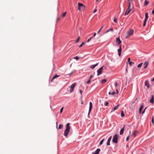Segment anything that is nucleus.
Here are the masks:
<instances>
[{"label": "nucleus", "mask_w": 154, "mask_h": 154, "mask_svg": "<svg viewBox=\"0 0 154 154\" xmlns=\"http://www.w3.org/2000/svg\"><path fill=\"white\" fill-rule=\"evenodd\" d=\"M124 128H125V125L120 130V133H119L120 135H122L123 134V133L124 132Z\"/></svg>", "instance_id": "obj_17"}, {"label": "nucleus", "mask_w": 154, "mask_h": 154, "mask_svg": "<svg viewBox=\"0 0 154 154\" xmlns=\"http://www.w3.org/2000/svg\"><path fill=\"white\" fill-rule=\"evenodd\" d=\"M148 13L147 12L145 14V17L144 20H147L148 18Z\"/></svg>", "instance_id": "obj_19"}, {"label": "nucleus", "mask_w": 154, "mask_h": 154, "mask_svg": "<svg viewBox=\"0 0 154 154\" xmlns=\"http://www.w3.org/2000/svg\"><path fill=\"white\" fill-rule=\"evenodd\" d=\"M122 117H123L124 116H121Z\"/></svg>", "instance_id": "obj_63"}, {"label": "nucleus", "mask_w": 154, "mask_h": 154, "mask_svg": "<svg viewBox=\"0 0 154 154\" xmlns=\"http://www.w3.org/2000/svg\"><path fill=\"white\" fill-rule=\"evenodd\" d=\"M106 81V79H103V80H102L101 83H104Z\"/></svg>", "instance_id": "obj_30"}, {"label": "nucleus", "mask_w": 154, "mask_h": 154, "mask_svg": "<svg viewBox=\"0 0 154 154\" xmlns=\"http://www.w3.org/2000/svg\"><path fill=\"white\" fill-rule=\"evenodd\" d=\"M79 93L82 96V91L80 89L79 90Z\"/></svg>", "instance_id": "obj_44"}, {"label": "nucleus", "mask_w": 154, "mask_h": 154, "mask_svg": "<svg viewBox=\"0 0 154 154\" xmlns=\"http://www.w3.org/2000/svg\"><path fill=\"white\" fill-rule=\"evenodd\" d=\"M143 104H142L140 106V107L139 108V112L140 113H141L142 112L141 111H142V109L143 108ZM147 108V107H146L145 108V109H144L143 111L142 112V114H143L145 112V110Z\"/></svg>", "instance_id": "obj_6"}, {"label": "nucleus", "mask_w": 154, "mask_h": 154, "mask_svg": "<svg viewBox=\"0 0 154 154\" xmlns=\"http://www.w3.org/2000/svg\"><path fill=\"white\" fill-rule=\"evenodd\" d=\"M122 46L121 45H120L119 46V48L118 50V55L120 57L121 55V53L122 52Z\"/></svg>", "instance_id": "obj_10"}, {"label": "nucleus", "mask_w": 154, "mask_h": 154, "mask_svg": "<svg viewBox=\"0 0 154 154\" xmlns=\"http://www.w3.org/2000/svg\"><path fill=\"white\" fill-rule=\"evenodd\" d=\"M152 122L153 123V124L154 125V116H153L152 118Z\"/></svg>", "instance_id": "obj_43"}, {"label": "nucleus", "mask_w": 154, "mask_h": 154, "mask_svg": "<svg viewBox=\"0 0 154 154\" xmlns=\"http://www.w3.org/2000/svg\"><path fill=\"white\" fill-rule=\"evenodd\" d=\"M112 31V32L113 31V29L112 28H110L109 29L107 30L105 32V33H107L109 31Z\"/></svg>", "instance_id": "obj_24"}, {"label": "nucleus", "mask_w": 154, "mask_h": 154, "mask_svg": "<svg viewBox=\"0 0 154 154\" xmlns=\"http://www.w3.org/2000/svg\"><path fill=\"white\" fill-rule=\"evenodd\" d=\"M119 105H120V104H118L116 106H115L113 108V111H114L116 110H117L118 109Z\"/></svg>", "instance_id": "obj_22"}, {"label": "nucleus", "mask_w": 154, "mask_h": 154, "mask_svg": "<svg viewBox=\"0 0 154 154\" xmlns=\"http://www.w3.org/2000/svg\"><path fill=\"white\" fill-rule=\"evenodd\" d=\"M147 21V20H144V22H143V26H144L146 25V22Z\"/></svg>", "instance_id": "obj_28"}, {"label": "nucleus", "mask_w": 154, "mask_h": 154, "mask_svg": "<svg viewBox=\"0 0 154 154\" xmlns=\"http://www.w3.org/2000/svg\"><path fill=\"white\" fill-rule=\"evenodd\" d=\"M63 125L61 124H60L59 125V126L58 128V129H59L62 128H63Z\"/></svg>", "instance_id": "obj_26"}, {"label": "nucleus", "mask_w": 154, "mask_h": 154, "mask_svg": "<svg viewBox=\"0 0 154 154\" xmlns=\"http://www.w3.org/2000/svg\"><path fill=\"white\" fill-rule=\"evenodd\" d=\"M100 149L99 148L97 149L94 152L92 153V154H98L99 153Z\"/></svg>", "instance_id": "obj_12"}, {"label": "nucleus", "mask_w": 154, "mask_h": 154, "mask_svg": "<svg viewBox=\"0 0 154 154\" xmlns=\"http://www.w3.org/2000/svg\"><path fill=\"white\" fill-rule=\"evenodd\" d=\"M78 6L79 7L78 10L79 11L82 10V9H84L85 8V6L83 4L79 2L78 3Z\"/></svg>", "instance_id": "obj_3"}, {"label": "nucleus", "mask_w": 154, "mask_h": 154, "mask_svg": "<svg viewBox=\"0 0 154 154\" xmlns=\"http://www.w3.org/2000/svg\"><path fill=\"white\" fill-rule=\"evenodd\" d=\"M70 130V127H69V123H67L66 125V128L64 131V135L65 137H67L68 135V133L69 131Z\"/></svg>", "instance_id": "obj_1"}, {"label": "nucleus", "mask_w": 154, "mask_h": 154, "mask_svg": "<svg viewBox=\"0 0 154 154\" xmlns=\"http://www.w3.org/2000/svg\"><path fill=\"white\" fill-rule=\"evenodd\" d=\"M80 39V37H79L76 40V41L75 42V43H77L78 42V41H79Z\"/></svg>", "instance_id": "obj_38"}, {"label": "nucleus", "mask_w": 154, "mask_h": 154, "mask_svg": "<svg viewBox=\"0 0 154 154\" xmlns=\"http://www.w3.org/2000/svg\"><path fill=\"white\" fill-rule=\"evenodd\" d=\"M93 38V37H90L89 39H88V40H87V42H89L91 40V39L92 38Z\"/></svg>", "instance_id": "obj_33"}, {"label": "nucleus", "mask_w": 154, "mask_h": 154, "mask_svg": "<svg viewBox=\"0 0 154 154\" xmlns=\"http://www.w3.org/2000/svg\"><path fill=\"white\" fill-rule=\"evenodd\" d=\"M131 11V10H127L126 12H125V15H128L130 12Z\"/></svg>", "instance_id": "obj_23"}, {"label": "nucleus", "mask_w": 154, "mask_h": 154, "mask_svg": "<svg viewBox=\"0 0 154 154\" xmlns=\"http://www.w3.org/2000/svg\"><path fill=\"white\" fill-rule=\"evenodd\" d=\"M85 44V42H82L81 44H80V45H79V47H81L82 46V45Z\"/></svg>", "instance_id": "obj_34"}, {"label": "nucleus", "mask_w": 154, "mask_h": 154, "mask_svg": "<svg viewBox=\"0 0 154 154\" xmlns=\"http://www.w3.org/2000/svg\"><path fill=\"white\" fill-rule=\"evenodd\" d=\"M152 81H154V77L152 79Z\"/></svg>", "instance_id": "obj_58"}, {"label": "nucleus", "mask_w": 154, "mask_h": 154, "mask_svg": "<svg viewBox=\"0 0 154 154\" xmlns=\"http://www.w3.org/2000/svg\"><path fill=\"white\" fill-rule=\"evenodd\" d=\"M129 136H128L127 137V138L126 139V141H128V140H129Z\"/></svg>", "instance_id": "obj_47"}, {"label": "nucleus", "mask_w": 154, "mask_h": 154, "mask_svg": "<svg viewBox=\"0 0 154 154\" xmlns=\"http://www.w3.org/2000/svg\"><path fill=\"white\" fill-rule=\"evenodd\" d=\"M134 63L132 62H129V64L130 66H131L132 65V64Z\"/></svg>", "instance_id": "obj_41"}, {"label": "nucleus", "mask_w": 154, "mask_h": 154, "mask_svg": "<svg viewBox=\"0 0 154 154\" xmlns=\"http://www.w3.org/2000/svg\"><path fill=\"white\" fill-rule=\"evenodd\" d=\"M116 94V92L114 91H113L111 93L112 95H114Z\"/></svg>", "instance_id": "obj_46"}, {"label": "nucleus", "mask_w": 154, "mask_h": 154, "mask_svg": "<svg viewBox=\"0 0 154 154\" xmlns=\"http://www.w3.org/2000/svg\"><path fill=\"white\" fill-rule=\"evenodd\" d=\"M116 94H118L119 93V91L117 89H116Z\"/></svg>", "instance_id": "obj_50"}, {"label": "nucleus", "mask_w": 154, "mask_h": 154, "mask_svg": "<svg viewBox=\"0 0 154 154\" xmlns=\"http://www.w3.org/2000/svg\"><path fill=\"white\" fill-rule=\"evenodd\" d=\"M112 137V136H110L108 138L107 142V146H109L110 145V141L111 140Z\"/></svg>", "instance_id": "obj_11"}, {"label": "nucleus", "mask_w": 154, "mask_h": 154, "mask_svg": "<svg viewBox=\"0 0 154 154\" xmlns=\"http://www.w3.org/2000/svg\"><path fill=\"white\" fill-rule=\"evenodd\" d=\"M144 64L145 65L144 67V69H146L148 67V66L149 65V62L148 61H146V62Z\"/></svg>", "instance_id": "obj_16"}, {"label": "nucleus", "mask_w": 154, "mask_h": 154, "mask_svg": "<svg viewBox=\"0 0 154 154\" xmlns=\"http://www.w3.org/2000/svg\"><path fill=\"white\" fill-rule=\"evenodd\" d=\"M98 63H97L95 64L91 65L90 67V68H91L92 69H93L95 68V67L97 66L98 65Z\"/></svg>", "instance_id": "obj_14"}, {"label": "nucleus", "mask_w": 154, "mask_h": 154, "mask_svg": "<svg viewBox=\"0 0 154 154\" xmlns=\"http://www.w3.org/2000/svg\"><path fill=\"white\" fill-rule=\"evenodd\" d=\"M150 102L151 103H153L154 102V96L152 95L151 98L150 100Z\"/></svg>", "instance_id": "obj_15"}, {"label": "nucleus", "mask_w": 154, "mask_h": 154, "mask_svg": "<svg viewBox=\"0 0 154 154\" xmlns=\"http://www.w3.org/2000/svg\"><path fill=\"white\" fill-rule=\"evenodd\" d=\"M113 21L115 23H117V19L116 17H115L113 20Z\"/></svg>", "instance_id": "obj_36"}, {"label": "nucleus", "mask_w": 154, "mask_h": 154, "mask_svg": "<svg viewBox=\"0 0 154 154\" xmlns=\"http://www.w3.org/2000/svg\"><path fill=\"white\" fill-rule=\"evenodd\" d=\"M60 19V18L57 17V21H58V20H59Z\"/></svg>", "instance_id": "obj_55"}, {"label": "nucleus", "mask_w": 154, "mask_h": 154, "mask_svg": "<svg viewBox=\"0 0 154 154\" xmlns=\"http://www.w3.org/2000/svg\"><path fill=\"white\" fill-rule=\"evenodd\" d=\"M143 64V63H141L140 64H139L138 66H137V67L138 68H140L142 66V65Z\"/></svg>", "instance_id": "obj_27"}, {"label": "nucleus", "mask_w": 154, "mask_h": 154, "mask_svg": "<svg viewBox=\"0 0 154 154\" xmlns=\"http://www.w3.org/2000/svg\"><path fill=\"white\" fill-rule=\"evenodd\" d=\"M131 8V7L130 6H128V8L127 9V10H131V8Z\"/></svg>", "instance_id": "obj_51"}, {"label": "nucleus", "mask_w": 154, "mask_h": 154, "mask_svg": "<svg viewBox=\"0 0 154 154\" xmlns=\"http://www.w3.org/2000/svg\"><path fill=\"white\" fill-rule=\"evenodd\" d=\"M56 127H57V129H58V128H57V122H56Z\"/></svg>", "instance_id": "obj_57"}, {"label": "nucleus", "mask_w": 154, "mask_h": 154, "mask_svg": "<svg viewBox=\"0 0 154 154\" xmlns=\"http://www.w3.org/2000/svg\"><path fill=\"white\" fill-rule=\"evenodd\" d=\"M118 135L117 134H116L113 137L112 140L113 142L115 143H117L118 142Z\"/></svg>", "instance_id": "obj_4"}, {"label": "nucleus", "mask_w": 154, "mask_h": 154, "mask_svg": "<svg viewBox=\"0 0 154 154\" xmlns=\"http://www.w3.org/2000/svg\"><path fill=\"white\" fill-rule=\"evenodd\" d=\"M92 77V75H91L90 76V77L89 78V79H90V80H91V78Z\"/></svg>", "instance_id": "obj_56"}, {"label": "nucleus", "mask_w": 154, "mask_h": 154, "mask_svg": "<svg viewBox=\"0 0 154 154\" xmlns=\"http://www.w3.org/2000/svg\"><path fill=\"white\" fill-rule=\"evenodd\" d=\"M128 62L129 63V62H131V59L130 58H128Z\"/></svg>", "instance_id": "obj_45"}, {"label": "nucleus", "mask_w": 154, "mask_h": 154, "mask_svg": "<svg viewBox=\"0 0 154 154\" xmlns=\"http://www.w3.org/2000/svg\"><path fill=\"white\" fill-rule=\"evenodd\" d=\"M152 14H154V8H153V9L152 11Z\"/></svg>", "instance_id": "obj_54"}, {"label": "nucleus", "mask_w": 154, "mask_h": 154, "mask_svg": "<svg viewBox=\"0 0 154 154\" xmlns=\"http://www.w3.org/2000/svg\"><path fill=\"white\" fill-rule=\"evenodd\" d=\"M117 86V82H115V87H116Z\"/></svg>", "instance_id": "obj_49"}, {"label": "nucleus", "mask_w": 154, "mask_h": 154, "mask_svg": "<svg viewBox=\"0 0 154 154\" xmlns=\"http://www.w3.org/2000/svg\"><path fill=\"white\" fill-rule=\"evenodd\" d=\"M121 116H125L123 111H121Z\"/></svg>", "instance_id": "obj_32"}, {"label": "nucleus", "mask_w": 154, "mask_h": 154, "mask_svg": "<svg viewBox=\"0 0 154 154\" xmlns=\"http://www.w3.org/2000/svg\"><path fill=\"white\" fill-rule=\"evenodd\" d=\"M91 82V80L90 79H89L86 82L87 84H90Z\"/></svg>", "instance_id": "obj_37"}, {"label": "nucleus", "mask_w": 154, "mask_h": 154, "mask_svg": "<svg viewBox=\"0 0 154 154\" xmlns=\"http://www.w3.org/2000/svg\"><path fill=\"white\" fill-rule=\"evenodd\" d=\"M93 106V104L91 102H90L89 103V111H88V116H89V113L91 112Z\"/></svg>", "instance_id": "obj_8"}, {"label": "nucleus", "mask_w": 154, "mask_h": 154, "mask_svg": "<svg viewBox=\"0 0 154 154\" xmlns=\"http://www.w3.org/2000/svg\"><path fill=\"white\" fill-rule=\"evenodd\" d=\"M98 1V0H96V2H97Z\"/></svg>", "instance_id": "obj_61"}, {"label": "nucleus", "mask_w": 154, "mask_h": 154, "mask_svg": "<svg viewBox=\"0 0 154 154\" xmlns=\"http://www.w3.org/2000/svg\"><path fill=\"white\" fill-rule=\"evenodd\" d=\"M111 93H111V92H109V95H110L111 94Z\"/></svg>", "instance_id": "obj_59"}, {"label": "nucleus", "mask_w": 154, "mask_h": 154, "mask_svg": "<svg viewBox=\"0 0 154 154\" xmlns=\"http://www.w3.org/2000/svg\"><path fill=\"white\" fill-rule=\"evenodd\" d=\"M96 33L94 32V34L93 36H92V37H93V38L94 37V36H95V35H96Z\"/></svg>", "instance_id": "obj_52"}, {"label": "nucleus", "mask_w": 154, "mask_h": 154, "mask_svg": "<svg viewBox=\"0 0 154 154\" xmlns=\"http://www.w3.org/2000/svg\"><path fill=\"white\" fill-rule=\"evenodd\" d=\"M60 75H57V74H56V75H55L53 77V78L52 79V80H51V82H52V81H53V80L54 79H55V78H57V77H60Z\"/></svg>", "instance_id": "obj_21"}, {"label": "nucleus", "mask_w": 154, "mask_h": 154, "mask_svg": "<svg viewBox=\"0 0 154 154\" xmlns=\"http://www.w3.org/2000/svg\"><path fill=\"white\" fill-rule=\"evenodd\" d=\"M145 85L147 88L149 87V81L148 80H146L145 82Z\"/></svg>", "instance_id": "obj_13"}, {"label": "nucleus", "mask_w": 154, "mask_h": 154, "mask_svg": "<svg viewBox=\"0 0 154 154\" xmlns=\"http://www.w3.org/2000/svg\"><path fill=\"white\" fill-rule=\"evenodd\" d=\"M128 6H131V2H128Z\"/></svg>", "instance_id": "obj_48"}, {"label": "nucleus", "mask_w": 154, "mask_h": 154, "mask_svg": "<svg viewBox=\"0 0 154 154\" xmlns=\"http://www.w3.org/2000/svg\"><path fill=\"white\" fill-rule=\"evenodd\" d=\"M103 26H102L100 28V29H99V30L97 32V34H98L100 32V31H101V30L102 27H103Z\"/></svg>", "instance_id": "obj_39"}, {"label": "nucleus", "mask_w": 154, "mask_h": 154, "mask_svg": "<svg viewBox=\"0 0 154 154\" xmlns=\"http://www.w3.org/2000/svg\"><path fill=\"white\" fill-rule=\"evenodd\" d=\"M138 133V131H134L133 132V135L134 137H136L137 136V134Z\"/></svg>", "instance_id": "obj_18"}, {"label": "nucleus", "mask_w": 154, "mask_h": 154, "mask_svg": "<svg viewBox=\"0 0 154 154\" xmlns=\"http://www.w3.org/2000/svg\"><path fill=\"white\" fill-rule=\"evenodd\" d=\"M122 41L120 40L119 36L116 38V42L118 45H119L121 43Z\"/></svg>", "instance_id": "obj_9"}, {"label": "nucleus", "mask_w": 154, "mask_h": 154, "mask_svg": "<svg viewBox=\"0 0 154 154\" xmlns=\"http://www.w3.org/2000/svg\"><path fill=\"white\" fill-rule=\"evenodd\" d=\"M134 30L132 29H130L127 31V35L125 36V38H128L130 36L133 35Z\"/></svg>", "instance_id": "obj_2"}, {"label": "nucleus", "mask_w": 154, "mask_h": 154, "mask_svg": "<svg viewBox=\"0 0 154 154\" xmlns=\"http://www.w3.org/2000/svg\"><path fill=\"white\" fill-rule=\"evenodd\" d=\"M75 70H73L68 75H71L74 72H75Z\"/></svg>", "instance_id": "obj_35"}, {"label": "nucleus", "mask_w": 154, "mask_h": 154, "mask_svg": "<svg viewBox=\"0 0 154 154\" xmlns=\"http://www.w3.org/2000/svg\"><path fill=\"white\" fill-rule=\"evenodd\" d=\"M104 140H105V139L103 138L100 141V143H99L100 145H101L102 144Z\"/></svg>", "instance_id": "obj_25"}, {"label": "nucleus", "mask_w": 154, "mask_h": 154, "mask_svg": "<svg viewBox=\"0 0 154 154\" xmlns=\"http://www.w3.org/2000/svg\"><path fill=\"white\" fill-rule=\"evenodd\" d=\"M103 66H102L97 70V76H98L102 73V70L103 69Z\"/></svg>", "instance_id": "obj_5"}, {"label": "nucleus", "mask_w": 154, "mask_h": 154, "mask_svg": "<svg viewBox=\"0 0 154 154\" xmlns=\"http://www.w3.org/2000/svg\"><path fill=\"white\" fill-rule=\"evenodd\" d=\"M63 107H62L61 108L60 110V112L61 113L63 111Z\"/></svg>", "instance_id": "obj_42"}, {"label": "nucleus", "mask_w": 154, "mask_h": 154, "mask_svg": "<svg viewBox=\"0 0 154 154\" xmlns=\"http://www.w3.org/2000/svg\"><path fill=\"white\" fill-rule=\"evenodd\" d=\"M128 0V2H130V0Z\"/></svg>", "instance_id": "obj_60"}, {"label": "nucleus", "mask_w": 154, "mask_h": 154, "mask_svg": "<svg viewBox=\"0 0 154 154\" xmlns=\"http://www.w3.org/2000/svg\"><path fill=\"white\" fill-rule=\"evenodd\" d=\"M97 11V9H95L93 11V13H95V12H96V11Z\"/></svg>", "instance_id": "obj_53"}, {"label": "nucleus", "mask_w": 154, "mask_h": 154, "mask_svg": "<svg viewBox=\"0 0 154 154\" xmlns=\"http://www.w3.org/2000/svg\"><path fill=\"white\" fill-rule=\"evenodd\" d=\"M76 85V83H74L71 85V86L70 87V93L72 92L74 90V88L75 86Z\"/></svg>", "instance_id": "obj_7"}, {"label": "nucleus", "mask_w": 154, "mask_h": 154, "mask_svg": "<svg viewBox=\"0 0 154 154\" xmlns=\"http://www.w3.org/2000/svg\"><path fill=\"white\" fill-rule=\"evenodd\" d=\"M74 58L76 60H78L79 59V57L78 56H75Z\"/></svg>", "instance_id": "obj_40"}, {"label": "nucleus", "mask_w": 154, "mask_h": 154, "mask_svg": "<svg viewBox=\"0 0 154 154\" xmlns=\"http://www.w3.org/2000/svg\"><path fill=\"white\" fill-rule=\"evenodd\" d=\"M108 104H109V103L108 102L105 101L104 102V105L105 106H107L108 105Z\"/></svg>", "instance_id": "obj_31"}, {"label": "nucleus", "mask_w": 154, "mask_h": 154, "mask_svg": "<svg viewBox=\"0 0 154 154\" xmlns=\"http://www.w3.org/2000/svg\"><path fill=\"white\" fill-rule=\"evenodd\" d=\"M131 1H132L133 0H130Z\"/></svg>", "instance_id": "obj_62"}, {"label": "nucleus", "mask_w": 154, "mask_h": 154, "mask_svg": "<svg viewBox=\"0 0 154 154\" xmlns=\"http://www.w3.org/2000/svg\"><path fill=\"white\" fill-rule=\"evenodd\" d=\"M149 3L148 1L146 0L145 1L143 5L144 6H146Z\"/></svg>", "instance_id": "obj_20"}, {"label": "nucleus", "mask_w": 154, "mask_h": 154, "mask_svg": "<svg viewBox=\"0 0 154 154\" xmlns=\"http://www.w3.org/2000/svg\"><path fill=\"white\" fill-rule=\"evenodd\" d=\"M66 12H64L62 15V17H65L66 15Z\"/></svg>", "instance_id": "obj_29"}]
</instances>
